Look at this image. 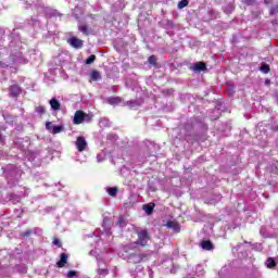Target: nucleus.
Masks as SVG:
<instances>
[{
  "label": "nucleus",
  "instance_id": "obj_1",
  "mask_svg": "<svg viewBox=\"0 0 278 278\" xmlns=\"http://www.w3.org/2000/svg\"><path fill=\"white\" fill-rule=\"evenodd\" d=\"M86 121L90 123L92 121V115L84 113V111H76L74 115V125H81Z\"/></svg>",
  "mask_w": 278,
  "mask_h": 278
},
{
  "label": "nucleus",
  "instance_id": "obj_2",
  "mask_svg": "<svg viewBox=\"0 0 278 278\" xmlns=\"http://www.w3.org/2000/svg\"><path fill=\"white\" fill-rule=\"evenodd\" d=\"M46 129H48V131H50V134H60L62 131H64V126L62 125H53L51 122H47L46 123Z\"/></svg>",
  "mask_w": 278,
  "mask_h": 278
},
{
  "label": "nucleus",
  "instance_id": "obj_3",
  "mask_svg": "<svg viewBox=\"0 0 278 278\" xmlns=\"http://www.w3.org/2000/svg\"><path fill=\"white\" fill-rule=\"evenodd\" d=\"M68 43L71 47H74V49H81V47H84V41L76 37L70 38Z\"/></svg>",
  "mask_w": 278,
  "mask_h": 278
},
{
  "label": "nucleus",
  "instance_id": "obj_4",
  "mask_svg": "<svg viewBox=\"0 0 278 278\" xmlns=\"http://www.w3.org/2000/svg\"><path fill=\"white\" fill-rule=\"evenodd\" d=\"M86 147H88V142L86 141V138L78 137L76 140V148L78 151H86Z\"/></svg>",
  "mask_w": 278,
  "mask_h": 278
},
{
  "label": "nucleus",
  "instance_id": "obj_5",
  "mask_svg": "<svg viewBox=\"0 0 278 278\" xmlns=\"http://www.w3.org/2000/svg\"><path fill=\"white\" fill-rule=\"evenodd\" d=\"M138 244H141V247H144V244H147L148 240H149V233L147 232V230H141L138 233Z\"/></svg>",
  "mask_w": 278,
  "mask_h": 278
},
{
  "label": "nucleus",
  "instance_id": "obj_6",
  "mask_svg": "<svg viewBox=\"0 0 278 278\" xmlns=\"http://www.w3.org/2000/svg\"><path fill=\"white\" fill-rule=\"evenodd\" d=\"M68 262V255L66 253H62L60 255V261L56 263L59 268H64V265Z\"/></svg>",
  "mask_w": 278,
  "mask_h": 278
},
{
  "label": "nucleus",
  "instance_id": "obj_7",
  "mask_svg": "<svg viewBox=\"0 0 278 278\" xmlns=\"http://www.w3.org/2000/svg\"><path fill=\"white\" fill-rule=\"evenodd\" d=\"M191 68L195 73H201V71H205V63L198 62V63L193 64Z\"/></svg>",
  "mask_w": 278,
  "mask_h": 278
},
{
  "label": "nucleus",
  "instance_id": "obj_8",
  "mask_svg": "<svg viewBox=\"0 0 278 278\" xmlns=\"http://www.w3.org/2000/svg\"><path fill=\"white\" fill-rule=\"evenodd\" d=\"M166 227L173 229L174 231H179V224L175 220L167 222Z\"/></svg>",
  "mask_w": 278,
  "mask_h": 278
},
{
  "label": "nucleus",
  "instance_id": "obj_9",
  "mask_svg": "<svg viewBox=\"0 0 278 278\" xmlns=\"http://www.w3.org/2000/svg\"><path fill=\"white\" fill-rule=\"evenodd\" d=\"M10 92L13 94V97H16L21 94V87H18V85H13L10 87Z\"/></svg>",
  "mask_w": 278,
  "mask_h": 278
},
{
  "label": "nucleus",
  "instance_id": "obj_10",
  "mask_svg": "<svg viewBox=\"0 0 278 278\" xmlns=\"http://www.w3.org/2000/svg\"><path fill=\"white\" fill-rule=\"evenodd\" d=\"M51 109L54 111L60 110V102L55 99L50 100Z\"/></svg>",
  "mask_w": 278,
  "mask_h": 278
},
{
  "label": "nucleus",
  "instance_id": "obj_11",
  "mask_svg": "<svg viewBox=\"0 0 278 278\" xmlns=\"http://www.w3.org/2000/svg\"><path fill=\"white\" fill-rule=\"evenodd\" d=\"M90 77L93 81H99V79H101V73H99L98 71H93L90 74Z\"/></svg>",
  "mask_w": 278,
  "mask_h": 278
},
{
  "label": "nucleus",
  "instance_id": "obj_12",
  "mask_svg": "<svg viewBox=\"0 0 278 278\" xmlns=\"http://www.w3.org/2000/svg\"><path fill=\"white\" fill-rule=\"evenodd\" d=\"M201 247L204 251H212V242L210 241H202Z\"/></svg>",
  "mask_w": 278,
  "mask_h": 278
},
{
  "label": "nucleus",
  "instance_id": "obj_13",
  "mask_svg": "<svg viewBox=\"0 0 278 278\" xmlns=\"http://www.w3.org/2000/svg\"><path fill=\"white\" fill-rule=\"evenodd\" d=\"M110 105H118L121 103V98H109Z\"/></svg>",
  "mask_w": 278,
  "mask_h": 278
},
{
  "label": "nucleus",
  "instance_id": "obj_14",
  "mask_svg": "<svg viewBox=\"0 0 278 278\" xmlns=\"http://www.w3.org/2000/svg\"><path fill=\"white\" fill-rule=\"evenodd\" d=\"M266 266H267V268H275V266H276L275 260L268 258V260L266 261Z\"/></svg>",
  "mask_w": 278,
  "mask_h": 278
},
{
  "label": "nucleus",
  "instance_id": "obj_15",
  "mask_svg": "<svg viewBox=\"0 0 278 278\" xmlns=\"http://www.w3.org/2000/svg\"><path fill=\"white\" fill-rule=\"evenodd\" d=\"M117 192H118V189H116V188H109L108 189V193L110 194V197H116Z\"/></svg>",
  "mask_w": 278,
  "mask_h": 278
},
{
  "label": "nucleus",
  "instance_id": "obj_16",
  "mask_svg": "<svg viewBox=\"0 0 278 278\" xmlns=\"http://www.w3.org/2000/svg\"><path fill=\"white\" fill-rule=\"evenodd\" d=\"M143 210L146 211V213L151 214L153 212V205L146 204L143 205Z\"/></svg>",
  "mask_w": 278,
  "mask_h": 278
},
{
  "label": "nucleus",
  "instance_id": "obj_17",
  "mask_svg": "<svg viewBox=\"0 0 278 278\" xmlns=\"http://www.w3.org/2000/svg\"><path fill=\"white\" fill-rule=\"evenodd\" d=\"M188 5V0H181L179 3H178V9L179 10H184V8H186Z\"/></svg>",
  "mask_w": 278,
  "mask_h": 278
},
{
  "label": "nucleus",
  "instance_id": "obj_18",
  "mask_svg": "<svg viewBox=\"0 0 278 278\" xmlns=\"http://www.w3.org/2000/svg\"><path fill=\"white\" fill-rule=\"evenodd\" d=\"M96 56L94 54H91L87 60H86V64H92V62H94Z\"/></svg>",
  "mask_w": 278,
  "mask_h": 278
},
{
  "label": "nucleus",
  "instance_id": "obj_19",
  "mask_svg": "<svg viewBox=\"0 0 278 278\" xmlns=\"http://www.w3.org/2000/svg\"><path fill=\"white\" fill-rule=\"evenodd\" d=\"M36 112L38 114H45V106H37Z\"/></svg>",
  "mask_w": 278,
  "mask_h": 278
},
{
  "label": "nucleus",
  "instance_id": "obj_20",
  "mask_svg": "<svg viewBox=\"0 0 278 278\" xmlns=\"http://www.w3.org/2000/svg\"><path fill=\"white\" fill-rule=\"evenodd\" d=\"M75 275H77V271L75 270H70L66 275L67 278H71V277H75Z\"/></svg>",
  "mask_w": 278,
  "mask_h": 278
},
{
  "label": "nucleus",
  "instance_id": "obj_21",
  "mask_svg": "<svg viewBox=\"0 0 278 278\" xmlns=\"http://www.w3.org/2000/svg\"><path fill=\"white\" fill-rule=\"evenodd\" d=\"M261 71H262V73H268V71H270V68L268 67V65H263L261 67Z\"/></svg>",
  "mask_w": 278,
  "mask_h": 278
},
{
  "label": "nucleus",
  "instance_id": "obj_22",
  "mask_svg": "<svg viewBox=\"0 0 278 278\" xmlns=\"http://www.w3.org/2000/svg\"><path fill=\"white\" fill-rule=\"evenodd\" d=\"M79 30L83 31V34H88V27L87 26H79Z\"/></svg>",
  "mask_w": 278,
  "mask_h": 278
},
{
  "label": "nucleus",
  "instance_id": "obj_23",
  "mask_svg": "<svg viewBox=\"0 0 278 278\" xmlns=\"http://www.w3.org/2000/svg\"><path fill=\"white\" fill-rule=\"evenodd\" d=\"M149 62H150V64H155V62H156L155 56L154 55L150 56Z\"/></svg>",
  "mask_w": 278,
  "mask_h": 278
},
{
  "label": "nucleus",
  "instance_id": "obj_24",
  "mask_svg": "<svg viewBox=\"0 0 278 278\" xmlns=\"http://www.w3.org/2000/svg\"><path fill=\"white\" fill-rule=\"evenodd\" d=\"M99 273H100V275H108V271L104 269H100Z\"/></svg>",
  "mask_w": 278,
  "mask_h": 278
},
{
  "label": "nucleus",
  "instance_id": "obj_25",
  "mask_svg": "<svg viewBox=\"0 0 278 278\" xmlns=\"http://www.w3.org/2000/svg\"><path fill=\"white\" fill-rule=\"evenodd\" d=\"M53 244H58L60 247V240L54 239Z\"/></svg>",
  "mask_w": 278,
  "mask_h": 278
},
{
  "label": "nucleus",
  "instance_id": "obj_26",
  "mask_svg": "<svg viewBox=\"0 0 278 278\" xmlns=\"http://www.w3.org/2000/svg\"><path fill=\"white\" fill-rule=\"evenodd\" d=\"M119 227H123V219H119L118 223Z\"/></svg>",
  "mask_w": 278,
  "mask_h": 278
}]
</instances>
